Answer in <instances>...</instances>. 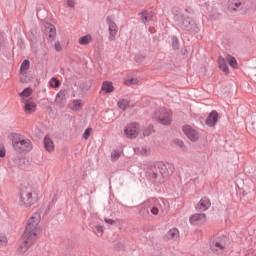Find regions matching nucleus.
Returning <instances> with one entry per match:
<instances>
[{
    "mask_svg": "<svg viewBox=\"0 0 256 256\" xmlns=\"http://www.w3.org/2000/svg\"><path fill=\"white\" fill-rule=\"evenodd\" d=\"M131 105V102L127 99H120L117 103V106L122 111H125L126 109H129V106Z\"/></svg>",
    "mask_w": 256,
    "mask_h": 256,
    "instance_id": "obj_21",
    "label": "nucleus"
},
{
    "mask_svg": "<svg viewBox=\"0 0 256 256\" xmlns=\"http://www.w3.org/2000/svg\"><path fill=\"white\" fill-rule=\"evenodd\" d=\"M242 5H243V2H240L239 0L228 1L229 11H238L239 9H241Z\"/></svg>",
    "mask_w": 256,
    "mask_h": 256,
    "instance_id": "obj_16",
    "label": "nucleus"
},
{
    "mask_svg": "<svg viewBox=\"0 0 256 256\" xmlns=\"http://www.w3.org/2000/svg\"><path fill=\"white\" fill-rule=\"evenodd\" d=\"M227 247V237L221 236L210 242V249L214 253H221Z\"/></svg>",
    "mask_w": 256,
    "mask_h": 256,
    "instance_id": "obj_8",
    "label": "nucleus"
},
{
    "mask_svg": "<svg viewBox=\"0 0 256 256\" xmlns=\"http://www.w3.org/2000/svg\"><path fill=\"white\" fill-rule=\"evenodd\" d=\"M178 145H179L180 147H183V141H178Z\"/></svg>",
    "mask_w": 256,
    "mask_h": 256,
    "instance_id": "obj_40",
    "label": "nucleus"
},
{
    "mask_svg": "<svg viewBox=\"0 0 256 256\" xmlns=\"http://www.w3.org/2000/svg\"><path fill=\"white\" fill-rule=\"evenodd\" d=\"M122 151L121 150H114L111 153V159L112 161H117V159H119V157H121L122 155Z\"/></svg>",
    "mask_w": 256,
    "mask_h": 256,
    "instance_id": "obj_28",
    "label": "nucleus"
},
{
    "mask_svg": "<svg viewBox=\"0 0 256 256\" xmlns=\"http://www.w3.org/2000/svg\"><path fill=\"white\" fill-rule=\"evenodd\" d=\"M33 95V89L32 88H25L20 94L19 97L21 99V102L23 101H29V97Z\"/></svg>",
    "mask_w": 256,
    "mask_h": 256,
    "instance_id": "obj_17",
    "label": "nucleus"
},
{
    "mask_svg": "<svg viewBox=\"0 0 256 256\" xmlns=\"http://www.w3.org/2000/svg\"><path fill=\"white\" fill-rule=\"evenodd\" d=\"M23 111L26 115H31L37 111V104L33 98H29L28 100H24L21 102Z\"/></svg>",
    "mask_w": 256,
    "mask_h": 256,
    "instance_id": "obj_11",
    "label": "nucleus"
},
{
    "mask_svg": "<svg viewBox=\"0 0 256 256\" xmlns=\"http://www.w3.org/2000/svg\"><path fill=\"white\" fill-rule=\"evenodd\" d=\"M144 207L150 208L152 215H159V213L165 212V201L150 198L143 203Z\"/></svg>",
    "mask_w": 256,
    "mask_h": 256,
    "instance_id": "obj_5",
    "label": "nucleus"
},
{
    "mask_svg": "<svg viewBox=\"0 0 256 256\" xmlns=\"http://www.w3.org/2000/svg\"><path fill=\"white\" fill-rule=\"evenodd\" d=\"M190 225H194V227H201V225H205L207 223V215L204 213L194 214L189 217Z\"/></svg>",
    "mask_w": 256,
    "mask_h": 256,
    "instance_id": "obj_10",
    "label": "nucleus"
},
{
    "mask_svg": "<svg viewBox=\"0 0 256 256\" xmlns=\"http://www.w3.org/2000/svg\"><path fill=\"white\" fill-rule=\"evenodd\" d=\"M211 207V200L209 198H202L196 205L197 211H207Z\"/></svg>",
    "mask_w": 256,
    "mask_h": 256,
    "instance_id": "obj_13",
    "label": "nucleus"
},
{
    "mask_svg": "<svg viewBox=\"0 0 256 256\" xmlns=\"http://www.w3.org/2000/svg\"><path fill=\"white\" fill-rule=\"evenodd\" d=\"M105 223H107V225H116V221L111 219V218H105L104 219Z\"/></svg>",
    "mask_w": 256,
    "mask_h": 256,
    "instance_id": "obj_36",
    "label": "nucleus"
},
{
    "mask_svg": "<svg viewBox=\"0 0 256 256\" xmlns=\"http://www.w3.org/2000/svg\"><path fill=\"white\" fill-rule=\"evenodd\" d=\"M226 61L227 60L223 57L218 58L219 69H221V71H223V73H226V75H227V74H229V66H227Z\"/></svg>",
    "mask_w": 256,
    "mask_h": 256,
    "instance_id": "obj_18",
    "label": "nucleus"
},
{
    "mask_svg": "<svg viewBox=\"0 0 256 256\" xmlns=\"http://www.w3.org/2000/svg\"><path fill=\"white\" fill-rule=\"evenodd\" d=\"M164 238L166 241H176V239H179V230L177 228L170 229Z\"/></svg>",
    "mask_w": 256,
    "mask_h": 256,
    "instance_id": "obj_15",
    "label": "nucleus"
},
{
    "mask_svg": "<svg viewBox=\"0 0 256 256\" xmlns=\"http://www.w3.org/2000/svg\"><path fill=\"white\" fill-rule=\"evenodd\" d=\"M182 131L187 139H189V141H192V143H196V141H198L201 137V135L199 134V130H197L195 126L186 124L182 127Z\"/></svg>",
    "mask_w": 256,
    "mask_h": 256,
    "instance_id": "obj_7",
    "label": "nucleus"
},
{
    "mask_svg": "<svg viewBox=\"0 0 256 256\" xmlns=\"http://www.w3.org/2000/svg\"><path fill=\"white\" fill-rule=\"evenodd\" d=\"M141 133V126L138 123H130L124 127V135L128 139H137Z\"/></svg>",
    "mask_w": 256,
    "mask_h": 256,
    "instance_id": "obj_6",
    "label": "nucleus"
},
{
    "mask_svg": "<svg viewBox=\"0 0 256 256\" xmlns=\"http://www.w3.org/2000/svg\"><path fill=\"white\" fill-rule=\"evenodd\" d=\"M106 23L108 25V33H109L108 40L115 41L117 39V33H119V27L111 17L106 18Z\"/></svg>",
    "mask_w": 256,
    "mask_h": 256,
    "instance_id": "obj_9",
    "label": "nucleus"
},
{
    "mask_svg": "<svg viewBox=\"0 0 256 256\" xmlns=\"http://www.w3.org/2000/svg\"><path fill=\"white\" fill-rule=\"evenodd\" d=\"M35 190L33 187L26 185L22 186L19 193V205L22 209H31L37 203V195H33Z\"/></svg>",
    "mask_w": 256,
    "mask_h": 256,
    "instance_id": "obj_2",
    "label": "nucleus"
},
{
    "mask_svg": "<svg viewBox=\"0 0 256 256\" xmlns=\"http://www.w3.org/2000/svg\"><path fill=\"white\" fill-rule=\"evenodd\" d=\"M60 96H61V93H58V94H57V97H60Z\"/></svg>",
    "mask_w": 256,
    "mask_h": 256,
    "instance_id": "obj_41",
    "label": "nucleus"
},
{
    "mask_svg": "<svg viewBox=\"0 0 256 256\" xmlns=\"http://www.w3.org/2000/svg\"><path fill=\"white\" fill-rule=\"evenodd\" d=\"M67 7H75V1L73 0H66Z\"/></svg>",
    "mask_w": 256,
    "mask_h": 256,
    "instance_id": "obj_37",
    "label": "nucleus"
},
{
    "mask_svg": "<svg viewBox=\"0 0 256 256\" xmlns=\"http://www.w3.org/2000/svg\"><path fill=\"white\" fill-rule=\"evenodd\" d=\"M12 145L15 151H18L19 153H24V151H31V149H33V144H31V140L21 135H16L13 138Z\"/></svg>",
    "mask_w": 256,
    "mask_h": 256,
    "instance_id": "obj_3",
    "label": "nucleus"
},
{
    "mask_svg": "<svg viewBox=\"0 0 256 256\" xmlns=\"http://www.w3.org/2000/svg\"><path fill=\"white\" fill-rule=\"evenodd\" d=\"M101 91H104L105 93H113L115 91V87L113 86V82L111 81H105L102 84Z\"/></svg>",
    "mask_w": 256,
    "mask_h": 256,
    "instance_id": "obj_19",
    "label": "nucleus"
},
{
    "mask_svg": "<svg viewBox=\"0 0 256 256\" xmlns=\"http://www.w3.org/2000/svg\"><path fill=\"white\" fill-rule=\"evenodd\" d=\"M29 65H30L29 60H24L22 62L20 67V73H22V75H27V71H29Z\"/></svg>",
    "mask_w": 256,
    "mask_h": 256,
    "instance_id": "obj_26",
    "label": "nucleus"
},
{
    "mask_svg": "<svg viewBox=\"0 0 256 256\" xmlns=\"http://www.w3.org/2000/svg\"><path fill=\"white\" fill-rule=\"evenodd\" d=\"M39 223H41V214L35 212L28 219L25 231L20 241L18 251L21 255H25V253L29 251V248L34 246L37 239L41 236L42 230Z\"/></svg>",
    "mask_w": 256,
    "mask_h": 256,
    "instance_id": "obj_1",
    "label": "nucleus"
},
{
    "mask_svg": "<svg viewBox=\"0 0 256 256\" xmlns=\"http://www.w3.org/2000/svg\"><path fill=\"white\" fill-rule=\"evenodd\" d=\"M4 37L2 34H0V47L3 45Z\"/></svg>",
    "mask_w": 256,
    "mask_h": 256,
    "instance_id": "obj_39",
    "label": "nucleus"
},
{
    "mask_svg": "<svg viewBox=\"0 0 256 256\" xmlns=\"http://www.w3.org/2000/svg\"><path fill=\"white\" fill-rule=\"evenodd\" d=\"M7 245V237L0 235V246Z\"/></svg>",
    "mask_w": 256,
    "mask_h": 256,
    "instance_id": "obj_35",
    "label": "nucleus"
},
{
    "mask_svg": "<svg viewBox=\"0 0 256 256\" xmlns=\"http://www.w3.org/2000/svg\"><path fill=\"white\" fill-rule=\"evenodd\" d=\"M153 133V126H148L143 130V137H149Z\"/></svg>",
    "mask_w": 256,
    "mask_h": 256,
    "instance_id": "obj_30",
    "label": "nucleus"
},
{
    "mask_svg": "<svg viewBox=\"0 0 256 256\" xmlns=\"http://www.w3.org/2000/svg\"><path fill=\"white\" fill-rule=\"evenodd\" d=\"M71 109L72 111H81L83 109V102L81 100H73Z\"/></svg>",
    "mask_w": 256,
    "mask_h": 256,
    "instance_id": "obj_25",
    "label": "nucleus"
},
{
    "mask_svg": "<svg viewBox=\"0 0 256 256\" xmlns=\"http://www.w3.org/2000/svg\"><path fill=\"white\" fill-rule=\"evenodd\" d=\"M54 48H55V51H57L58 53L63 51V46H61V42L59 41H56L54 43Z\"/></svg>",
    "mask_w": 256,
    "mask_h": 256,
    "instance_id": "obj_32",
    "label": "nucleus"
},
{
    "mask_svg": "<svg viewBox=\"0 0 256 256\" xmlns=\"http://www.w3.org/2000/svg\"><path fill=\"white\" fill-rule=\"evenodd\" d=\"M124 84H126V85H138L139 84V78L133 77V76H126L124 78Z\"/></svg>",
    "mask_w": 256,
    "mask_h": 256,
    "instance_id": "obj_23",
    "label": "nucleus"
},
{
    "mask_svg": "<svg viewBox=\"0 0 256 256\" xmlns=\"http://www.w3.org/2000/svg\"><path fill=\"white\" fill-rule=\"evenodd\" d=\"M226 61L232 67V69H238L239 64L237 63V59L231 55L226 56Z\"/></svg>",
    "mask_w": 256,
    "mask_h": 256,
    "instance_id": "obj_22",
    "label": "nucleus"
},
{
    "mask_svg": "<svg viewBox=\"0 0 256 256\" xmlns=\"http://www.w3.org/2000/svg\"><path fill=\"white\" fill-rule=\"evenodd\" d=\"M217 121H219V113L212 111L206 119V125H208V127H215Z\"/></svg>",
    "mask_w": 256,
    "mask_h": 256,
    "instance_id": "obj_12",
    "label": "nucleus"
},
{
    "mask_svg": "<svg viewBox=\"0 0 256 256\" xmlns=\"http://www.w3.org/2000/svg\"><path fill=\"white\" fill-rule=\"evenodd\" d=\"M189 25H191V21L189 20V18H185L184 21L181 23V27H184V29H187Z\"/></svg>",
    "mask_w": 256,
    "mask_h": 256,
    "instance_id": "obj_33",
    "label": "nucleus"
},
{
    "mask_svg": "<svg viewBox=\"0 0 256 256\" xmlns=\"http://www.w3.org/2000/svg\"><path fill=\"white\" fill-rule=\"evenodd\" d=\"M95 229H96V231L98 232V233H103V226H101V225H97V226H95Z\"/></svg>",
    "mask_w": 256,
    "mask_h": 256,
    "instance_id": "obj_38",
    "label": "nucleus"
},
{
    "mask_svg": "<svg viewBox=\"0 0 256 256\" xmlns=\"http://www.w3.org/2000/svg\"><path fill=\"white\" fill-rule=\"evenodd\" d=\"M46 35L48 37V41H55V37H57V29L52 24H47L46 26Z\"/></svg>",
    "mask_w": 256,
    "mask_h": 256,
    "instance_id": "obj_14",
    "label": "nucleus"
},
{
    "mask_svg": "<svg viewBox=\"0 0 256 256\" xmlns=\"http://www.w3.org/2000/svg\"><path fill=\"white\" fill-rule=\"evenodd\" d=\"M93 41V37L91 35H85L79 38L78 43L80 45H89Z\"/></svg>",
    "mask_w": 256,
    "mask_h": 256,
    "instance_id": "obj_24",
    "label": "nucleus"
},
{
    "mask_svg": "<svg viewBox=\"0 0 256 256\" xmlns=\"http://www.w3.org/2000/svg\"><path fill=\"white\" fill-rule=\"evenodd\" d=\"M7 152L5 151V147L0 145V157L1 159L5 158Z\"/></svg>",
    "mask_w": 256,
    "mask_h": 256,
    "instance_id": "obj_34",
    "label": "nucleus"
},
{
    "mask_svg": "<svg viewBox=\"0 0 256 256\" xmlns=\"http://www.w3.org/2000/svg\"><path fill=\"white\" fill-rule=\"evenodd\" d=\"M44 146H45L46 151H49V152H51V151H53V149H55V145L53 144V140H51L49 138V136H46L44 138Z\"/></svg>",
    "mask_w": 256,
    "mask_h": 256,
    "instance_id": "obj_20",
    "label": "nucleus"
},
{
    "mask_svg": "<svg viewBox=\"0 0 256 256\" xmlns=\"http://www.w3.org/2000/svg\"><path fill=\"white\" fill-rule=\"evenodd\" d=\"M61 85V83L57 80V78H52L50 80V87H59Z\"/></svg>",
    "mask_w": 256,
    "mask_h": 256,
    "instance_id": "obj_31",
    "label": "nucleus"
},
{
    "mask_svg": "<svg viewBox=\"0 0 256 256\" xmlns=\"http://www.w3.org/2000/svg\"><path fill=\"white\" fill-rule=\"evenodd\" d=\"M153 119L160 125H171L173 123V112L169 109L162 108L153 114Z\"/></svg>",
    "mask_w": 256,
    "mask_h": 256,
    "instance_id": "obj_4",
    "label": "nucleus"
},
{
    "mask_svg": "<svg viewBox=\"0 0 256 256\" xmlns=\"http://www.w3.org/2000/svg\"><path fill=\"white\" fill-rule=\"evenodd\" d=\"M92 133H93V128H87L83 133V139H85V141H87V139H89V137H91Z\"/></svg>",
    "mask_w": 256,
    "mask_h": 256,
    "instance_id": "obj_29",
    "label": "nucleus"
},
{
    "mask_svg": "<svg viewBox=\"0 0 256 256\" xmlns=\"http://www.w3.org/2000/svg\"><path fill=\"white\" fill-rule=\"evenodd\" d=\"M153 19V12H143L142 21L143 23H149Z\"/></svg>",
    "mask_w": 256,
    "mask_h": 256,
    "instance_id": "obj_27",
    "label": "nucleus"
}]
</instances>
